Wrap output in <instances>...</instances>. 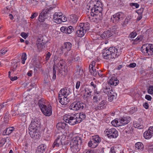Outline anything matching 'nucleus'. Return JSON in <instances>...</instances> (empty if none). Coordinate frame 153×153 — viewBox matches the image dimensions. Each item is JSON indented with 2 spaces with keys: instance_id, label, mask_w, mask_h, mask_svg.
<instances>
[{
  "instance_id": "nucleus-48",
  "label": "nucleus",
  "mask_w": 153,
  "mask_h": 153,
  "mask_svg": "<svg viewBox=\"0 0 153 153\" xmlns=\"http://www.w3.org/2000/svg\"><path fill=\"white\" fill-rule=\"evenodd\" d=\"M137 111V107H133L131 108L130 109L129 112L131 114H133L136 112Z\"/></svg>"
},
{
  "instance_id": "nucleus-57",
  "label": "nucleus",
  "mask_w": 153,
  "mask_h": 153,
  "mask_svg": "<svg viewBox=\"0 0 153 153\" xmlns=\"http://www.w3.org/2000/svg\"><path fill=\"white\" fill-rule=\"evenodd\" d=\"M83 153H94V150L90 149H85L83 152Z\"/></svg>"
},
{
  "instance_id": "nucleus-53",
  "label": "nucleus",
  "mask_w": 153,
  "mask_h": 153,
  "mask_svg": "<svg viewBox=\"0 0 153 153\" xmlns=\"http://www.w3.org/2000/svg\"><path fill=\"white\" fill-rule=\"evenodd\" d=\"M134 126L135 127V128H138V129H141L143 127V126L142 125H140L139 123H134Z\"/></svg>"
},
{
  "instance_id": "nucleus-26",
  "label": "nucleus",
  "mask_w": 153,
  "mask_h": 153,
  "mask_svg": "<svg viewBox=\"0 0 153 153\" xmlns=\"http://www.w3.org/2000/svg\"><path fill=\"white\" fill-rule=\"evenodd\" d=\"M71 150L72 153H80V147L70 143Z\"/></svg>"
},
{
  "instance_id": "nucleus-60",
  "label": "nucleus",
  "mask_w": 153,
  "mask_h": 153,
  "mask_svg": "<svg viewBox=\"0 0 153 153\" xmlns=\"http://www.w3.org/2000/svg\"><path fill=\"white\" fill-rule=\"evenodd\" d=\"M51 54L50 52H48L46 55L45 60L46 61H48L51 56Z\"/></svg>"
},
{
  "instance_id": "nucleus-1",
  "label": "nucleus",
  "mask_w": 153,
  "mask_h": 153,
  "mask_svg": "<svg viewBox=\"0 0 153 153\" xmlns=\"http://www.w3.org/2000/svg\"><path fill=\"white\" fill-rule=\"evenodd\" d=\"M88 10L91 11V16L89 18L91 22L97 23L100 19L98 15L102 14V8L101 2L97 0H91L89 2Z\"/></svg>"
},
{
  "instance_id": "nucleus-30",
  "label": "nucleus",
  "mask_w": 153,
  "mask_h": 153,
  "mask_svg": "<svg viewBox=\"0 0 153 153\" xmlns=\"http://www.w3.org/2000/svg\"><path fill=\"white\" fill-rule=\"evenodd\" d=\"M135 149L139 151H142L144 149V145L142 143L138 142L136 143L134 145Z\"/></svg>"
},
{
  "instance_id": "nucleus-52",
  "label": "nucleus",
  "mask_w": 153,
  "mask_h": 153,
  "mask_svg": "<svg viewBox=\"0 0 153 153\" xmlns=\"http://www.w3.org/2000/svg\"><path fill=\"white\" fill-rule=\"evenodd\" d=\"M7 139H5L4 138L0 140V145L1 146H2L7 142Z\"/></svg>"
},
{
  "instance_id": "nucleus-47",
  "label": "nucleus",
  "mask_w": 153,
  "mask_h": 153,
  "mask_svg": "<svg viewBox=\"0 0 153 153\" xmlns=\"http://www.w3.org/2000/svg\"><path fill=\"white\" fill-rule=\"evenodd\" d=\"M142 39V38L141 36H138L134 40V42L133 43V44H137L138 43L140 42L141 41Z\"/></svg>"
},
{
  "instance_id": "nucleus-20",
  "label": "nucleus",
  "mask_w": 153,
  "mask_h": 153,
  "mask_svg": "<svg viewBox=\"0 0 153 153\" xmlns=\"http://www.w3.org/2000/svg\"><path fill=\"white\" fill-rule=\"evenodd\" d=\"M68 127L67 124L62 122L58 123L56 125V127L57 129L60 130L66 129L68 128Z\"/></svg>"
},
{
  "instance_id": "nucleus-3",
  "label": "nucleus",
  "mask_w": 153,
  "mask_h": 153,
  "mask_svg": "<svg viewBox=\"0 0 153 153\" xmlns=\"http://www.w3.org/2000/svg\"><path fill=\"white\" fill-rule=\"evenodd\" d=\"M90 24L88 22L80 23L79 25V29L76 31L77 36L81 37L83 36L89 29Z\"/></svg>"
},
{
  "instance_id": "nucleus-51",
  "label": "nucleus",
  "mask_w": 153,
  "mask_h": 153,
  "mask_svg": "<svg viewBox=\"0 0 153 153\" xmlns=\"http://www.w3.org/2000/svg\"><path fill=\"white\" fill-rule=\"evenodd\" d=\"M148 92L149 94H153V86L151 85L149 86Z\"/></svg>"
},
{
  "instance_id": "nucleus-22",
  "label": "nucleus",
  "mask_w": 153,
  "mask_h": 153,
  "mask_svg": "<svg viewBox=\"0 0 153 153\" xmlns=\"http://www.w3.org/2000/svg\"><path fill=\"white\" fill-rule=\"evenodd\" d=\"M112 34L111 31L108 30L104 31L103 33L101 34L100 36L102 39H105L111 36Z\"/></svg>"
},
{
  "instance_id": "nucleus-54",
  "label": "nucleus",
  "mask_w": 153,
  "mask_h": 153,
  "mask_svg": "<svg viewBox=\"0 0 153 153\" xmlns=\"http://www.w3.org/2000/svg\"><path fill=\"white\" fill-rule=\"evenodd\" d=\"M130 5L131 6H134L136 8H139L140 6L139 4L137 3H131L130 4Z\"/></svg>"
},
{
  "instance_id": "nucleus-42",
  "label": "nucleus",
  "mask_w": 153,
  "mask_h": 153,
  "mask_svg": "<svg viewBox=\"0 0 153 153\" xmlns=\"http://www.w3.org/2000/svg\"><path fill=\"white\" fill-rule=\"evenodd\" d=\"M56 65L54 64L53 66L52 71L53 74L52 78L53 80H55L56 77Z\"/></svg>"
},
{
  "instance_id": "nucleus-4",
  "label": "nucleus",
  "mask_w": 153,
  "mask_h": 153,
  "mask_svg": "<svg viewBox=\"0 0 153 153\" xmlns=\"http://www.w3.org/2000/svg\"><path fill=\"white\" fill-rule=\"evenodd\" d=\"M142 52L144 53H147L149 56H153V44H146L143 45L141 49Z\"/></svg>"
},
{
  "instance_id": "nucleus-37",
  "label": "nucleus",
  "mask_w": 153,
  "mask_h": 153,
  "mask_svg": "<svg viewBox=\"0 0 153 153\" xmlns=\"http://www.w3.org/2000/svg\"><path fill=\"white\" fill-rule=\"evenodd\" d=\"M153 135L147 130L145 131L143 134V136L145 139H149L151 138Z\"/></svg>"
},
{
  "instance_id": "nucleus-40",
  "label": "nucleus",
  "mask_w": 153,
  "mask_h": 153,
  "mask_svg": "<svg viewBox=\"0 0 153 153\" xmlns=\"http://www.w3.org/2000/svg\"><path fill=\"white\" fill-rule=\"evenodd\" d=\"M72 53H71V55L70 56V57H73V58L72 59V61L74 62H76L78 61L80 59L79 57L77 55H75L74 56V53L73 52V51H71Z\"/></svg>"
},
{
  "instance_id": "nucleus-15",
  "label": "nucleus",
  "mask_w": 153,
  "mask_h": 153,
  "mask_svg": "<svg viewBox=\"0 0 153 153\" xmlns=\"http://www.w3.org/2000/svg\"><path fill=\"white\" fill-rule=\"evenodd\" d=\"M71 93V89L69 87H65L61 89L58 93V95L60 97H66Z\"/></svg>"
},
{
  "instance_id": "nucleus-6",
  "label": "nucleus",
  "mask_w": 153,
  "mask_h": 153,
  "mask_svg": "<svg viewBox=\"0 0 153 153\" xmlns=\"http://www.w3.org/2000/svg\"><path fill=\"white\" fill-rule=\"evenodd\" d=\"M125 16L124 13L122 12H119L112 15L111 20L115 24L118 23L123 20Z\"/></svg>"
},
{
  "instance_id": "nucleus-61",
  "label": "nucleus",
  "mask_w": 153,
  "mask_h": 153,
  "mask_svg": "<svg viewBox=\"0 0 153 153\" xmlns=\"http://www.w3.org/2000/svg\"><path fill=\"white\" fill-rule=\"evenodd\" d=\"M136 64L135 63H130L129 65L128 66L127 65V67H128L129 68H134L136 67Z\"/></svg>"
},
{
  "instance_id": "nucleus-21",
  "label": "nucleus",
  "mask_w": 153,
  "mask_h": 153,
  "mask_svg": "<svg viewBox=\"0 0 153 153\" xmlns=\"http://www.w3.org/2000/svg\"><path fill=\"white\" fill-rule=\"evenodd\" d=\"M36 130L35 129L29 130V133L31 137L34 139H38L40 136L38 132L36 131Z\"/></svg>"
},
{
  "instance_id": "nucleus-14",
  "label": "nucleus",
  "mask_w": 153,
  "mask_h": 153,
  "mask_svg": "<svg viewBox=\"0 0 153 153\" xmlns=\"http://www.w3.org/2000/svg\"><path fill=\"white\" fill-rule=\"evenodd\" d=\"M103 96L102 93L97 91H95L93 98V102L95 103H98L102 100Z\"/></svg>"
},
{
  "instance_id": "nucleus-41",
  "label": "nucleus",
  "mask_w": 153,
  "mask_h": 153,
  "mask_svg": "<svg viewBox=\"0 0 153 153\" xmlns=\"http://www.w3.org/2000/svg\"><path fill=\"white\" fill-rule=\"evenodd\" d=\"M45 100L43 98H42L39 100L38 104L40 108H41L42 107H43V106H45Z\"/></svg>"
},
{
  "instance_id": "nucleus-18",
  "label": "nucleus",
  "mask_w": 153,
  "mask_h": 153,
  "mask_svg": "<svg viewBox=\"0 0 153 153\" xmlns=\"http://www.w3.org/2000/svg\"><path fill=\"white\" fill-rule=\"evenodd\" d=\"M82 143V139L79 137H76L72 139L70 143L80 147Z\"/></svg>"
},
{
  "instance_id": "nucleus-16",
  "label": "nucleus",
  "mask_w": 153,
  "mask_h": 153,
  "mask_svg": "<svg viewBox=\"0 0 153 153\" xmlns=\"http://www.w3.org/2000/svg\"><path fill=\"white\" fill-rule=\"evenodd\" d=\"M42 112L46 116H50L52 113V108L51 105H48V106L46 105L43 106L40 108Z\"/></svg>"
},
{
  "instance_id": "nucleus-12",
  "label": "nucleus",
  "mask_w": 153,
  "mask_h": 153,
  "mask_svg": "<svg viewBox=\"0 0 153 153\" xmlns=\"http://www.w3.org/2000/svg\"><path fill=\"white\" fill-rule=\"evenodd\" d=\"M106 135L108 137L110 138H117L118 135L117 131L114 128H107L105 129Z\"/></svg>"
},
{
  "instance_id": "nucleus-56",
  "label": "nucleus",
  "mask_w": 153,
  "mask_h": 153,
  "mask_svg": "<svg viewBox=\"0 0 153 153\" xmlns=\"http://www.w3.org/2000/svg\"><path fill=\"white\" fill-rule=\"evenodd\" d=\"M38 0H31V2L33 5L36 6L38 4Z\"/></svg>"
},
{
  "instance_id": "nucleus-58",
  "label": "nucleus",
  "mask_w": 153,
  "mask_h": 153,
  "mask_svg": "<svg viewBox=\"0 0 153 153\" xmlns=\"http://www.w3.org/2000/svg\"><path fill=\"white\" fill-rule=\"evenodd\" d=\"M40 25L42 27L45 28H47L49 26L48 24H46L45 22H42Z\"/></svg>"
},
{
  "instance_id": "nucleus-45",
  "label": "nucleus",
  "mask_w": 153,
  "mask_h": 153,
  "mask_svg": "<svg viewBox=\"0 0 153 153\" xmlns=\"http://www.w3.org/2000/svg\"><path fill=\"white\" fill-rule=\"evenodd\" d=\"M111 124L114 126H120V121H118V120H113L111 122Z\"/></svg>"
},
{
  "instance_id": "nucleus-7",
  "label": "nucleus",
  "mask_w": 153,
  "mask_h": 153,
  "mask_svg": "<svg viewBox=\"0 0 153 153\" xmlns=\"http://www.w3.org/2000/svg\"><path fill=\"white\" fill-rule=\"evenodd\" d=\"M86 105L85 103L76 101L71 104L69 106L71 110H81L85 108Z\"/></svg>"
},
{
  "instance_id": "nucleus-46",
  "label": "nucleus",
  "mask_w": 153,
  "mask_h": 153,
  "mask_svg": "<svg viewBox=\"0 0 153 153\" xmlns=\"http://www.w3.org/2000/svg\"><path fill=\"white\" fill-rule=\"evenodd\" d=\"M21 59L22 60V63L23 64H24L25 63V61L27 59V55L26 53H22Z\"/></svg>"
},
{
  "instance_id": "nucleus-19",
  "label": "nucleus",
  "mask_w": 153,
  "mask_h": 153,
  "mask_svg": "<svg viewBox=\"0 0 153 153\" xmlns=\"http://www.w3.org/2000/svg\"><path fill=\"white\" fill-rule=\"evenodd\" d=\"M130 120V117H129L123 116L120 119V126L125 125L129 122Z\"/></svg>"
},
{
  "instance_id": "nucleus-9",
  "label": "nucleus",
  "mask_w": 153,
  "mask_h": 153,
  "mask_svg": "<svg viewBox=\"0 0 153 153\" xmlns=\"http://www.w3.org/2000/svg\"><path fill=\"white\" fill-rule=\"evenodd\" d=\"M65 62L63 59H60L57 64H56V68H59V67H61L59 68V72L62 75L65 76L66 75L68 72L66 67L65 66Z\"/></svg>"
},
{
  "instance_id": "nucleus-10",
  "label": "nucleus",
  "mask_w": 153,
  "mask_h": 153,
  "mask_svg": "<svg viewBox=\"0 0 153 153\" xmlns=\"http://www.w3.org/2000/svg\"><path fill=\"white\" fill-rule=\"evenodd\" d=\"M40 126L41 122L39 119H33L29 126L28 130H38L40 128Z\"/></svg>"
},
{
  "instance_id": "nucleus-35",
  "label": "nucleus",
  "mask_w": 153,
  "mask_h": 153,
  "mask_svg": "<svg viewBox=\"0 0 153 153\" xmlns=\"http://www.w3.org/2000/svg\"><path fill=\"white\" fill-rule=\"evenodd\" d=\"M78 18L77 16L75 14H72L70 16L69 20L73 23H76L78 20Z\"/></svg>"
},
{
  "instance_id": "nucleus-38",
  "label": "nucleus",
  "mask_w": 153,
  "mask_h": 153,
  "mask_svg": "<svg viewBox=\"0 0 153 153\" xmlns=\"http://www.w3.org/2000/svg\"><path fill=\"white\" fill-rule=\"evenodd\" d=\"M89 71L91 75L94 76H96L97 75V72L95 67L91 68H89Z\"/></svg>"
},
{
  "instance_id": "nucleus-44",
  "label": "nucleus",
  "mask_w": 153,
  "mask_h": 153,
  "mask_svg": "<svg viewBox=\"0 0 153 153\" xmlns=\"http://www.w3.org/2000/svg\"><path fill=\"white\" fill-rule=\"evenodd\" d=\"M131 19V16H127L126 18L124 21V23L123 24V27H125V26H126L128 23L129 21H130Z\"/></svg>"
},
{
  "instance_id": "nucleus-36",
  "label": "nucleus",
  "mask_w": 153,
  "mask_h": 153,
  "mask_svg": "<svg viewBox=\"0 0 153 153\" xmlns=\"http://www.w3.org/2000/svg\"><path fill=\"white\" fill-rule=\"evenodd\" d=\"M103 89V92L107 95H108L109 94V92H111V91H113V89L111 88H110L109 86H106Z\"/></svg>"
},
{
  "instance_id": "nucleus-5",
  "label": "nucleus",
  "mask_w": 153,
  "mask_h": 153,
  "mask_svg": "<svg viewBox=\"0 0 153 153\" xmlns=\"http://www.w3.org/2000/svg\"><path fill=\"white\" fill-rule=\"evenodd\" d=\"M64 121L67 123H68L71 125H73L79 123L77 120V116L76 114H74L72 116L65 115L63 117Z\"/></svg>"
},
{
  "instance_id": "nucleus-28",
  "label": "nucleus",
  "mask_w": 153,
  "mask_h": 153,
  "mask_svg": "<svg viewBox=\"0 0 153 153\" xmlns=\"http://www.w3.org/2000/svg\"><path fill=\"white\" fill-rule=\"evenodd\" d=\"M59 102L62 105H66L69 101V100L66 97H60L58 95Z\"/></svg>"
},
{
  "instance_id": "nucleus-8",
  "label": "nucleus",
  "mask_w": 153,
  "mask_h": 153,
  "mask_svg": "<svg viewBox=\"0 0 153 153\" xmlns=\"http://www.w3.org/2000/svg\"><path fill=\"white\" fill-rule=\"evenodd\" d=\"M101 138L98 135H95L92 137L91 140L88 143V146L92 148H95L98 145L101 141Z\"/></svg>"
},
{
  "instance_id": "nucleus-29",
  "label": "nucleus",
  "mask_w": 153,
  "mask_h": 153,
  "mask_svg": "<svg viewBox=\"0 0 153 153\" xmlns=\"http://www.w3.org/2000/svg\"><path fill=\"white\" fill-rule=\"evenodd\" d=\"M108 95V101L110 102H112L114 99L116 97V93L114 92V91H111V92H109V94Z\"/></svg>"
},
{
  "instance_id": "nucleus-24",
  "label": "nucleus",
  "mask_w": 153,
  "mask_h": 153,
  "mask_svg": "<svg viewBox=\"0 0 153 153\" xmlns=\"http://www.w3.org/2000/svg\"><path fill=\"white\" fill-rule=\"evenodd\" d=\"M57 136V137L54 140L52 146V147L53 148H57L60 146L63 145L62 144H61V143L60 141V137L59 135H58Z\"/></svg>"
},
{
  "instance_id": "nucleus-39",
  "label": "nucleus",
  "mask_w": 153,
  "mask_h": 153,
  "mask_svg": "<svg viewBox=\"0 0 153 153\" xmlns=\"http://www.w3.org/2000/svg\"><path fill=\"white\" fill-rule=\"evenodd\" d=\"M59 136L60 137V141L61 143V144H62L63 145H65L66 144L65 141L66 136L63 134H61V135L60 136L59 135Z\"/></svg>"
},
{
  "instance_id": "nucleus-34",
  "label": "nucleus",
  "mask_w": 153,
  "mask_h": 153,
  "mask_svg": "<svg viewBox=\"0 0 153 153\" xmlns=\"http://www.w3.org/2000/svg\"><path fill=\"white\" fill-rule=\"evenodd\" d=\"M77 120L78 121L79 123H81L82 121L84 120L86 117L85 114L83 112L80 113L79 114L77 115Z\"/></svg>"
},
{
  "instance_id": "nucleus-17",
  "label": "nucleus",
  "mask_w": 153,
  "mask_h": 153,
  "mask_svg": "<svg viewBox=\"0 0 153 153\" xmlns=\"http://www.w3.org/2000/svg\"><path fill=\"white\" fill-rule=\"evenodd\" d=\"M107 105V102L106 100H102L95 107L96 110H101L105 109Z\"/></svg>"
},
{
  "instance_id": "nucleus-62",
  "label": "nucleus",
  "mask_w": 153,
  "mask_h": 153,
  "mask_svg": "<svg viewBox=\"0 0 153 153\" xmlns=\"http://www.w3.org/2000/svg\"><path fill=\"white\" fill-rule=\"evenodd\" d=\"M95 64L96 62L94 61H92L91 64L89 65V68H90V67H91V68L95 67Z\"/></svg>"
},
{
  "instance_id": "nucleus-63",
  "label": "nucleus",
  "mask_w": 153,
  "mask_h": 153,
  "mask_svg": "<svg viewBox=\"0 0 153 153\" xmlns=\"http://www.w3.org/2000/svg\"><path fill=\"white\" fill-rule=\"evenodd\" d=\"M53 1L54 0H47L46 2L48 5H51L53 3Z\"/></svg>"
},
{
  "instance_id": "nucleus-31",
  "label": "nucleus",
  "mask_w": 153,
  "mask_h": 153,
  "mask_svg": "<svg viewBox=\"0 0 153 153\" xmlns=\"http://www.w3.org/2000/svg\"><path fill=\"white\" fill-rule=\"evenodd\" d=\"M14 129V128L13 127H9L4 131L3 133V135H9L13 131Z\"/></svg>"
},
{
  "instance_id": "nucleus-33",
  "label": "nucleus",
  "mask_w": 153,
  "mask_h": 153,
  "mask_svg": "<svg viewBox=\"0 0 153 153\" xmlns=\"http://www.w3.org/2000/svg\"><path fill=\"white\" fill-rule=\"evenodd\" d=\"M85 90V93L84 94V96L85 97L87 98L91 96L92 91L90 88L88 87L86 88Z\"/></svg>"
},
{
  "instance_id": "nucleus-25",
  "label": "nucleus",
  "mask_w": 153,
  "mask_h": 153,
  "mask_svg": "<svg viewBox=\"0 0 153 153\" xmlns=\"http://www.w3.org/2000/svg\"><path fill=\"white\" fill-rule=\"evenodd\" d=\"M46 149L47 146L45 144H41L38 147L36 152L37 153H46Z\"/></svg>"
},
{
  "instance_id": "nucleus-50",
  "label": "nucleus",
  "mask_w": 153,
  "mask_h": 153,
  "mask_svg": "<svg viewBox=\"0 0 153 153\" xmlns=\"http://www.w3.org/2000/svg\"><path fill=\"white\" fill-rule=\"evenodd\" d=\"M59 24L61 23L62 22H66L67 20V18L66 16H65L64 15H62L61 16L60 19H59Z\"/></svg>"
},
{
  "instance_id": "nucleus-59",
  "label": "nucleus",
  "mask_w": 153,
  "mask_h": 153,
  "mask_svg": "<svg viewBox=\"0 0 153 153\" xmlns=\"http://www.w3.org/2000/svg\"><path fill=\"white\" fill-rule=\"evenodd\" d=\"M21 36L24 39H25L28 36L27 34L25 32H22L21 33Z\"/></svg>"
},
{
  "instance_id": "nucleus-27",
  "label": "nucleus",
  "mask_w": 153,
  "mask_h": 153,
  "mask_svg": "<svg viewBox=\"0 0 153 153\" xmlns=\"http://www.w3.org/2000/svg\"><path fill=\"white\" fill-rule=\"evenodd\" d=\"M63 15V14L61 12L55 13L53 15V19L55 22L57 24H59V19L61 18L62 16Z\"/></svg>"
},
{
  "instance_id": "nucleus-49",
  "label": "nucleus",
  "mask_w": 153,
  "mask_h": 153,
  "mask_svg": "<svg viewBox=\"0 0 153 153\" xmlns=\"http://www.w3.org/2000/svg\"><path fill=\"white\" fill-rule=\"evenodd\" d=\"M8 51V49L7 48H3L0 51V56H1L4 55Z\"/></svg>"
},
{
  "instance_id": "nucleus-23",
  "label": "nucleus",
  "mask_w": 153,
  "mask_h": 153,
  "mask_svg": "<svg viewBox=\"0 0 153 153\" xmlns=\"http://www.w3.org/2000/svg\"><path fill=\"white\" fill-rule=\"evenodd\" d=\"M108 83L111 86H115L117 85L119 83V81L115 77H111L108 81Z\"/></svg>"
},
{
  "instance_id": "nucleus-64",
  "label": "nucleus",
  "mask_w": 153,
  "mask_h": 153,
  "mask_svg": "<svg viewBox=\"0 0 153 153\" xmlns=\"http://www.w3.org/2000/svg\"><path fill=\"white\" fill-rule=\"evenodd\" d=\"M153 135V126H150L147 130Z\"/></svg>"
},
{
  "instance_id": "nucleus-13",
  "label": "nucleus",
  "mask_w": 153,
  "mask_h": 153,
  "mask_svg": "<svg viewBox=\"0 0 153 153\" xmlns=\"http://www.w3.org/2000/svg\"><path fill=\"white\" fill-rule=\"evenodd\" d=\"M49 10L47 9H44L42 10L39 17V20L40 22L44 21L45 19H47L49 17Z\"/></svg>"
},
{
  "instance_id": "nucleus-2",
  "label": "nucleus",
  "mask_w": 153,
  "mask_h": 153,
  "mask_svg": "<svg viewBox=\"0 0 153 153\" xmlns=\"http://www.w3.org/2000/svg\"><path fill=\"white\" fill-rule=\"evenodd\" d=\"M122 48L120 47H111L105 48L102 52L103 57L106 59L117 58L121 53Z\"/></svg>"
},
{
  "instance_id": "nucleus-11",
  "label": "nucleus",
  "mask_w": 153,
  "mask_h": 153,
  "mask_svg": "<svg viewBox=\"0 0 153 153\" xmlns=\"http://www.w3.org/2000/svg\"><path fill=\"white\" fill-rule=\"evenodd\" d=\"M72 46V44L70 42H64L60 48V52L62 53H64L65 56H67L68 52L71 50Z\"/></svg>"
},
{
  "instance_id": "nucleus-55",
  "label": "nucleus",
  "mask_w": 153,
  "mask_h": 153,
  "mask_svg": "<svg viewBox=\"0 0 153 153\" xmlns=\"http://www.w3.org/2000/svg\"><path fill=\"white\" fill-rule=\"evenodd\" d=\"M137 35V33L135 32H132L129 35V36H130L131 38H134Z\"/></svg>"
},
{
  "instance_id": "nucleus-32",
  "label": "nucleus",
  "mask_w": 153,
  "mask_h": 153,
  "mask_svg": "<svg viewBox=\"0 0 153 153\" xmlns=\"http://www.w3.org/2000/svg\"><path fill=\"white\" fill-rule=\"evenodd\" d=\"M44 45V43L43 42H38L36 44V46L37 48L38 52H40L43 50L45 48Z\"/></svg>"
},
{
  "instance_id": "nucleus-43",
  "label": "nucleus",
  "mask_w": 153,
  "mask_h": 153,
  "mask_svg": "<svg viewBox=\"0 0 153 153\" xmlns=\"http://www.w3.org/2000/svg\"><path fill=\"white\" fill-rule=\"evenodd\" d=\"M73 31L74 28L72 26H70L69 27H66V33L68 34H70Z\"/></svg>"
}]
</instances>
